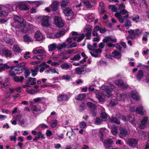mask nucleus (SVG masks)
<instances>
[{"mask_svg": "<svg viewBox=\"0 0 149 149\" xmlns=\"http://www.w3.org/2000/svg\"><path fill=\"white\" fill-rule=\"evenodd\" d=\"M144 75L143 71L141 70H139L136 74V77L137 80L140 81Z\"/></svg>", "mask_w": 149, "mask_h": 149, "instance_id": "nucleus-20", "label": "nucleus"}, {"mask_svg": "<svg viewBox=\"0 0 149 149\" xmlns=\"http://www.w3.org/2000/svg\"><path fill=\"white\" fill-rule=\"evenodd\" d=\"M116 116L118 118H121L123 120L125 121L126 120V118L125 116L122 115L119 113L117 114Z\"/></svg>", "mask_w": 149, "mask_h": 149, "instance_id": "nucleus-57", "label": "nucleus"}, {"mask_svg": "<svg viewBox=\"0 0 149 149\" xmlns=\"http://www.w3.org/2000/svg\"><path fill=\"white\" fill-rule=\"evenodd\" d=\"M116 98L117 100L120 101V105H123L121 104L123 103L125 100V99L128 98V95H125L124 94H117L116 95Z\"/></svg>", "mask_w": 149, "mask_h": 149, "instance_id": "nucleus-4", "label": "nucleus"}, {"mask_svg": "<svg viewBox=\"0 0 149 149\" xmlns=\"http://www.w3.org/2000/svg\"><path fill=\"white\" fill-rule=\"evenodd\" d=\"M65 30L64 29H62L58 33H55L54 36L55 37H59L63 36L65 34Z\"/></svg>", "mask_w": 149, "mask_h": 149, "instance_id": "nucleus-21", "label": "nucleus"}, {"mask_svg": "<svg viewBox=\"0 0 149 149\" xmlns=\"http://www.w3.org/2000/svg\"><path fill=\"white\" fill-rule=\"evenodd\" d=\"M23 19V18H21L17 15H15L14 16V19L15 22H17V23H19Z\"/></svg>", "mask_w": 149, "mask_h": 149, "instance_id": "nucleus-43", "label": "nucleus"}, {"mask_svg": "<svg viewBox=\"0 0 149 149\" xmlns=\"http://www.w3.org/2000/svg\"><path fill=\"white\" fill-rule=\"evenodd\" d=\"M38 68H39L38 67H36L33 69L31 70V71L32 73V76L33 77H34L37 74Z\"/></svg>", "mask_w": 149, "mask_h": 149, "instance_id": "nucleus-30", "label": "nucleus"}, {"mask_svg": "<svg viewBox=\"0 0 149 149\" xmlns=\"http://www.w3.org/2000/svg\"><path fill=\"white\" fill-rule=\"evenodd\" d=\"M13 49L14 51L17 52H20L21 51V49L18 45H15L13 47Z\"/></svg>", "mask_w": 149, "mask_h": 149, "instance_id": "nucleus-42", "label": "nucleus"}, {"mask_svg": "<svg viewBox=\"0 0 149 149\" xmlns=\"http://www.w3.org/2000/svg\"><path fill=\"white\" fill-rule=\"evenodd\" d=\"M103 110L102 111L101 114V118H102V120L103 121H105L106 120L108 116L107 114L104 111V109L103 108Z\"/></svg>", "mask_w": 149, "mask_h": 149, "instance_id": "nucleus-22", "label": "nucleus"}, {"mask_svg": "<svg viewBox=\"0 0 149 149\" xmlns=\"http://www.w3.org/2000/svg\"><path fill=\"white\" fill-rule=\"evenodd\" d=\"M93 29L92 26L90 25H86L84 27L83 31L84 32L87 31H91Z\"/></svg>", "mask_w": 149, "mask_h": 149, "instance_id": "nucleus-29", "label": "nucleus"}, {"mask_svg": "<svg viewBox=\"0 0 149 149\" xmlns=\"http://www.w3.org/2000/svg\"><path fill=\"white\" fill-rule=\"evenodd\" d=\"M66 46V45L65 43L62 44H59L58 46L56 45V48L58 50H60L62 48L65 47Z\"/></svg>", "mask_w": 149, "mask_h": 149, "instance_id": "nucleus-46", "label": "nucleus"}, {"mask_svg": "<svg viewBox=\"0 0 149 149\" xmlns=\"http://www.w3.org/2000/svg\"><path fill=\"white\" fill-rule=\"evenodd\" d=\"M24 77L22 76H16L14 77V81L16 82H22L24 79Z\"/></svg>", "mask_w": 149, "mask_h": 149, "instance_id": "nucleus-37", "label": "nucleus"}, {"mask_svg": "<svg viewBox=\"0 0 149 149\" xmlns=\"http://www.w3.org/2000/svg\"><path fill=\"white\" fill-rule=\"evenodd\" d=\"M114 83L117 86L120 87L125 89L128 87V85L125 83L121 79H118L114 81Z\"/></svg>", "mask_w": 149, "mask_h": 149, "instance_id": "nucleus-5", "label": "nucleus"}, {"mask_svg": "<svg viewBox=\"0 0 149 149\" xmlns=\"http://www.w3.org/2000/svg\"><path fill=\"white\" fill-rule=\"evenodd\" d=\"M57 69L56 68H49V70H50V72L52 74L57 73L59 74L58 72L56 70Z\"/></svg>", "mask_w": 149, "mask_h": 149, "instance_id": "nucleus-58", "label": "nucleus"}, {"mask_svg": "<svg viewBox=\"0 0 149 149\" xmlns=\"http://www.w3.org/2000/svg\"><path fill=\"white\" fill-rule=\"evenodd\" d=\"M47 126L44 124H42L40 125L36 128V130H40V128H47Z\"/></svg>", "mask_w": 149, "mask_h": 149, "instance_id": "nucleus-55", "label": "nucleus"}, {"mask_svg": "<svg viewBox=\"0 0 149 149\" xmlns=\"http://www.w3.org/2000/svg\"><path fill=\"white\" fill-rule=\"evenodd\" d=\"M138 133L139 134V136L141 137V138L142 139H143L146 136V134L143 131H139L138 132Z\"/></svg>", "mask_w": 149, "mask_h": 149, "instance_id": "nucleus-53", "label": "nucleus"}, {"mask_svg": "<svg viewBox=\"0 0 149 149\" xmlns=\"http://www.w3.org/2000/svg\"><path fill=\"white\" fill-rule=\"evenodd\" d=\"M57 123L58 121L57 120H52L50 123V125L52 127H54L56 126Z\"/></svg>", "mask_w": 149, "mask_h": 149, "instance_id": "nucleus-39", "label": "nucleus"}, {"mask_svg": "<svg viewBox=\"0 0 149 149\" xmlns=\"http://www.w3.org/2000/svg\"><path fill=\"white\" fill-rule=\"evenodd\" d=\"M46 56L45 54H40L37 55L35 57L38 59H42L45 58Z\"/></svg>", "mask_w": 149, "mask_h": 149, "instance_id": "nucleus-56", "label": "nucleus"}, {"mask_svg": "<svg viewBox=\"0 0 149 149\" xmlns=\"http://www.w3.org/2000/svg\"><path fill=\"white\" fill-rule=\"evenodd\" d=\"M59 3V2L57 1H54L52 3L51 7L52 11L55 12L58 9Z\"/></svg>", "mask_w": 149, "mask_h": 149, "instance_id": "nucleus-11", "label": "nucleus"}, {"mask_svg": "<svg viewBox=\"0 0 149 149\" xmlns=\"http://www.w3.org/2000/svg\"><path fill=\"white\" fill-rule=\"evenodd\" d=\"M5 40L7 43L12 45L14 43V41L10 38H5Z\"/></svg>", "mask_w": 149, "mask_h": 149, "instance_id": "nucleus-38", "label": "nucleus"}, {"mask_svg": "<svg viewBox=\"0 0 149 149\" xmlns=\"http://www.w3.org/2000/svg\"><path fill=\"white\" fill-rule=\"evenodd\" d=\"M111 133L114 135H116L118 133V127L115 125H113L111 127Z\"/></svg>", "mask_w": 149, "mask_h": 149, "instance_id": "nucleus-17", "label": "nucleus"}, {"mask_svg": "<svg viewBox=\"0 0 149 149\" xmlns=\"http://www.w3.org/2000/svg\"><path fill=\"white\" fill-rule=\"evenodd\" d=\"M14 72L15 73L18 74L22 73L23 70L22 68H19L15 69Z\"/></svg>", "mask_w": 149, "mask_h": 149, "instance_id": "nucleus-52", "label": "nucleus"}, {"mask_svg": "<svg viewBox=\"0 0 149 149\" xmlns=\"http://www.w3.org/2000/svg\"><path fill=\"white\" fill-rule=\"evenodd\" d=\"M148 121V118L143 117L141 122V124L139 125V128L140 129H144L145 127V125L147 123Z\"/></svg>", "mask_w": 149, "mask_h": 149, "instance_id": "nucleus-14", "label": "nucleus"}, {"mask_svg": "<svg viewBox=\"0 0 149 149\" xmlns=\"http://www.w3.org/2000/svg\"><path fill=\"white\" fill-rule=\"evenodd\" d=\"M54 23L57 27L59 28L62 27L64 25V23L62 18L57 16H54Z\"/></svg>", "mask_w": 149, "mask_h": 149, "instance_id": "nucleus-3", "label": "nucleus"}, {"mask_svg": "<svg viewBox=\"0 0 149 149\" xmlns=\"http://www.w3.org/2000/svg\"><path fill=\"white\" fill-rule=\"evenodd\" d=\"M68 2L64 1H62L61 3V6L63 10V13L66 16H71L73 12L71 8L68 5Z\"/></svg>", "mask_w": 149, "mask_h": 149, "instance_id": "nucleus-2", "label": "nucleus"}, {"mask_svg": "<svg viewBox=\"0 0 149 149\" xmlns=\"http://www.w3.org/2000/svg\"><path fill=\"white\" fill-rule=\"evenodd\" d=\"M128 97L132 98L134 100H138L140 99V97L138 93L136 91H132L128 95Z\"/></svg>", "mask_w": 149, "mask_h": 149, "instance_id": "nucleus-8", "label": "nucleus"}, {"mask_svg": "<svg viewBox=\"0 0 149 149\" xmlns=\"http://www.w3.org/2000/svg\"><path fill=\"white\" fill-rule=\"evenodd\" d=\"M113 141L111 139H106L104 143V145L107 148H110L113 144Z\"/></svg>", "mask_w": 149, "mask_h": 149, "instance_id": "nucleus-9", "label": "nucleus"}, {"mask_svg": "<svg viewBox=\"0 0 149 149\" xmlns=\"http://www.w3.org/2000/svg\"><path fill=\"white\" fill-rule=\"evenodd\" d=\"M82 3L86 6V8H91L93 7V6L89 1H83Z\"/></svg>", "mask_w": 149, "mask_h": 149, "instance_id": "nucleus-34", "label": "nucleus"}, {"mask_svg": "<svg viewBox=\"0 0 149 149\" xmlns=\"http://www.w3.org/2000/svg\"><path fill=\"white\" fill-rule=\"evenodd\" d=\"M86 126V123L84 122H82L79 124V126L81 128H84Z\"/></svg>", "mask_w": 149, "mask_h": 149, "instance_id": "nucleus-62", "label": "nucleus"}, {"mask_svg": "<svg viewBox=\"0 0 149 149\" xmlns=\"http://www.w3.org/2000/svg\"><path fill=\"white\" fill-rule=\"evenodd\" d=\"M85 33H81L80 34V36H78V37H85L86 36V37H89L91 35V31H87ZM75 37H77L76 36Z\"/></svg>", "mask_w": 149, "mask_h": 149, "instance_id": "nucleus-31", "label": "nucleus"}, {"mask_svg": "<svg viewBox=\"0 0 149 149\" xmlns=\"http://www.w3.org/2000/svg\"><path fill=\"white\" fill-rule=\"evenodd\" d=\"M129 134L128 132L125 127H121L120 128V132L119 134V137L122 139H125L127 137Z\"/></svg>", "mask_w": 149, "mask_h": 149, "instance_id": "nucleus-6", "label": "nucleus"}, {"mask_svg": "<svg viewBox=\"0 0 149 149\" xmlns=\"http://www.w3.org/2000/svg\"><path fill=\"white\" fill-rule=\"evenodd\" d=\"M19 8L21 10L27 11L29 10V8L26 4L21 3L19 5Z\"/></svg>", "mask_w": 149, "mask_h": 149, "instance_id": "nucleus-25", "label": "nucleus"}, {"mask_svg": "<svg viewBox=\"0 0 149 149\" xmlns=\"http://www.w3.org/2000/svg\"><path fill=\"white\" fill-rule=\"evenodd\" d=\"M60 67L63 69L67 70L72 67V65L70 64L65 63L62 64Z\"/></svg>", "mask_w": 149, "mask_h": 149, "instance_id": "nucleus-23", "label": "nucleus"}, {"mask_svg": "<svg viewBox=\"0 0 149 149\" xmlns=\"http://www.w3.org/2000/svg\"><path fill=\"white\" fill-rule=\"evenodd\" d=\"M85 104L83 103H82L79 105L78 107V110L80 111H82L85 109Z\"/></svg>", "mask_w": 149, "mask_h": 149, "instance_id": "nucleus-45", "label": "nucleus"}, {"mask_svg": "<svg viewBox=\"0 0 149 149\" xmlns=\"http://www.w3.org/2000/svg\"><path fill=\"white\" fill-rule=\"evenodd\" d=\"M128 120L132 124H134V121H135V118L134 117H130L128 118Z\"/></svg>", "mask_w": 149, "mask_h": 149, "instance_id": "nucleus-61", "label": "nucleus"}, {"mask_svg": "<svg viewBox=\"0 0 149 149\" xmlns=\"http://www.w3.org/2000/svg\"><path fill=\"white\" fill-rule=\"evenodd\" d=\"M127 143L130 146L134 147L136 146L137 143V141L134 139H130L128 140Z\"/></svg>", "mask_w": 149, "mask_h": 149, "instance_id": "nucleus-15", "label": "nucleus"}, {"mask_svg": "<svg viewBox=\"0 0 149 149\" xmlns=\"http://www.w3.org/2000/svg\"><path fill=\"white\" fill-rule=\"evenodd\" d=\"M136 111L137 113L141 115H143L144 114V112L142 106H139L136 108Z\"/></svg>", "mask_w": 149, "mask_h": 149, "instance_id": "nucleus-18", "label": "nucleus"}, {"mask_svg": "<svg viewBox=\"0 0 149 149\" xmlns=\"http://www.w3.org/2000/svg\"><path fill=\"white\" fill-rule=\"evenodd\" d=\"M107 130L105 128H101L99 129V136L101 140L102 141L103 137L106 135V133L107 132Z\"/></svg>", "mask_w": 149, "mask_h": 149, "instance_id": "nucleus-10", "label": "nucleus"}, {"mask_svg": "<svg viewBox=\"0 0 149 149\" xmlns=\"http://www.w3.org/2000/svg\"><path fill=\"white\" fill-rule=\"evenodd\" d=\"M31 85H33L35 84L36 82V79L30 77L29 79V82Z\"/></svg>", "mask_w": 149, "mask_h": 149, "instance_id": "nucleus-44", "label": "nucleus"}, {"mask_svg": "<svg viewBox=\"0 0 149 149\" xmlns=\"http://www.w3.org/2000/svg\"><path fill=\"white\" fill-rule=\"evenodd\" d=\"M112 56L117 59H119L121 57V55L120 53L116 51H115L112 53Z\"/></svg>", "mask_w": 149, "mask_h": 149, "instance_id": "nucleus-26", "label": "nucleus"}, {"mask_svg": "<svg viewBox=\"0 0 149 149\" xmlns=\"http://www.w3.org/2000/svg\"><path fill=\"white\" fill-rule=\"evenodd\" d=\"M21 38L22 40L27 44L30 42H33L34 40L32 38Z\"/></svg>", "mask_w": 149, "mask_h": 149, "instance_id": "nucleus-35", "label": "nucleus"}, {"mask_svg": "<svg viewBox=\"0 0 149 149\" xmlns=\"http://www.w3.org/2000/svg\"><path fill=\"white\" fill-rule=\"evenodd\" d=\"M26 91L27 93L31 94H35L38 91L37 90H35L33 89H29L28 88H26Z\"/></svg>", "mask_w": 149, "mask_h": 149, "instance_id": "nucleus-33", "label": "nucleus"}, {"mask_svg": "<svg viewBox=\"0 0 149 149\" xmlns=\"http://www.w3.org/2000/svg\"><path fill=\"white\" fill-rule=\"evenodd\" d=\"M109 8H111V10L112 12H115L116 11V6L113 5H110L109 6Z\"/></svg>", "mask_w": 149, "mask_h": 149, "instance_id": "nucleus-60", "label": "nucleus"}, {"mask_svg": "<svg viewBox=\"0 0 149 149\" xmlns=\"http://www.w3.org/2000/svg\"><path fill=\"white\" fill-rule=\"evenodd\" d=\"M118 102L117 100L115 99L112 100L110 102V104L112 106H114V105L117 103Z\"/></svg>", "mask_w": 149, "mask_h": 149, "instance_id": "nucleus-64", "label": "nucleus"}, {"mask_svg": "<svg viewBox=\"0 0 149 149\" xmlns=\"http://www.w3.org/2000/svg\"><path fill=\"white\" fill-rule=\"evenodd\" d=\"M84 70L83 68H77L76 69L75 72L78 74H83L84 73Z\"/></svg>", "mask_w": 149, "mask_h": 149, "instance_id": "nucleus-32", "label": "nucleus"}, {"mask_svg": "<svg viewBox=\"0 0 149 149\" xmlns=\"http://www.w3.org/2000/svg\"><path fill=\"white\" fill-rule=\"evenodd\" d=\"M8 15V13L5 11H2L0 12V17H5Z\"/></svg>", "mask_w": 149, "mask_h": 149, "instance_id": "nucleus-47", "label": "nucleus"}, {"mask_svg": "<svg viewBox=\"0 0 149 149\" xmlns=\"http://www.w3.org/2000/svg\"><path fill=\"white\" fill-rule=\"evenodd\" d=\"M142 33V31L141 30L139 29H136L135 30V36H139L140 35H141Z\"/></svg>", "mask_w": 149, "mask_h": 149, "instance_id": "nucleus-49", "label": "nucleus"}, {"mask_svg": "<svg viewBox=\"0 0 149 149\" xmlns=\"http://www.w3.org/2000/svg\"><path fill=\"white\" fill-rule=\"evenodd\" d=\"M102 51V49L99 48L98 49H93V52H91L90 54L93 56L96 57L98 56L99 54L101 53Z\"/></svg>", "mask_w": 149, "mask_h": 149, "instance_id": "nucleus-12", "label": "nucleus"}, {"mask_svg": "<svg viewBox=\"0 0 149 149\" xmlns=\"http://www.w3.org/2000/svg\"><path fill=\"white\" fill-rule=\"evenodd\" d=\"M56 48V45L55 43H53L50 45L48 47L49 51H52Z\"/></svg>", "mask_w": 149, "mask_h": 149, "instance_id": "nucleus-36", "label": "nucleus"}, {"mask_svg": "<svg viewBox=\"0 0 149 149\" xmlns=\"http://www.w3.org/2000/svg\"><path fill=\"white\" fill-rule=\"evenodd\" d=\"M43 35L40 31H37L35 33L34 37H43Z\"/></svg>", "mask_w": 149, "mask_h": 149, "instance_id": "nucleus-40", "label": "nucleus"}, {"mask_svg": "<svg viewBox=\"0 0 149 149\" xmlns=\"http://www.w3.org/2000/svg\"><path fill=\"white\" fill-rule=\"evenodd\" d=\"M80 58V56L79 54H77L73 57L70 58V59L73 61H76L79 60Z\"/></svg>", "mask_w": 149, "mask_h": 149, "instance_id": "nucleus-48", "label": "nucleus"}, {"mask_svg": "<svg viewBox=\"0 0 149 149\" xmlns=\"http://www.w3.org/2000/svg\"><path fill=\"white\" fill-rule=\"evenodd\" d=\"M14 91V89L9 88H8L6 91V92L7 94L8 95V96H9L11 95V94L13 93Z\"/></svg>", "mask_w": 149, "mask_h": 149, "instance_id": "nucleus-41", "label": "nucleus"}, {"mask_svg": "<svg viewBox=\"0 0 149 149\" xmlns=\"http://www.w3.org/2000/svg\"><path fill=\"white\" fill-rule=\"evenodd\" d=\"M115 89V86L111 84L106 85H102L101 87V89L106 92V95L100 91L96 90L95 91L96 97L98 99L99 102H103L106 96L109 97L112 96L111 93L114 91Z\"/></svg>", "mask_w": 149, "mask_h": 149, "instance_id": "nucleus-1", "label": "nucleus"}, {"mask_svg": "<svg viewBox=\"0 0 149 149\" xmlns=\"http://www.w3.org/2000/svg\"><path fill=\"white\" fill-rule=\"evenodd\" d=\"M116 41V39L114 38L112 39V38H105L103 40V42H104L110 43V42H115Z\"/></svg>", "mask_w": 149, "mask_h": 149, "instance_id": "nucleus-24", "label": "nucleus"}, {"mask_svg": "<svg viewBox=\"0 0 149 149\" xmlns=\"http://www.w3.org/2000/svg\"><path fill=\"white\" fill-rule=\"evenodd\" d=\"M86 97V94L85 93H81L79 94L75 97V99L77 100H82L84 99Z\"/></svg>", "mask_w": 149, "mask_h": 149, "instance_id": "nucleus-28", "label": "nucleus"}, {"mask_svg": "<svg viewBox=\"0 0 149 149\" xmlns=\"http://www.w3.org/2000/svg\"><path fill=\"white\" fill-rule=\"evenodd\" d=\"M102 121H103L102 120V119H101L100 118H97L95 119L94 122L97 125H100L102 123Z\"/></svg>", "mask_w": 149, "mask_h": 149, "instance_id": "nucleus-51", "label": "nucleus"}, {"mask_svg": "<svg viewBox=\"0 0 149 149\" xmlns=\"http://www.w3.org/2000/svg\"><path fill=\"white\" fill-rule=\"evenodd\" d=\"M111 122H113L117 124H120L119 121L116 118L112 116L110 118V122H109L108 125V127L109 128H110V125L109 124Z\"/></svg>", "mask_w": 149, "mask_h": 149, "instance_id": "nucleus-16", "label": "nucleus"}, {"mask_svg": "<svg viewBox=\"0 0 149 149\" xmlns=\"http://www.w3.org/2000/svg\"><path fill=\"white\" fill-rule=\"evenodd\" d=\"M49 17L44 16L41 19V24L44 26L48 27L50 25Z\"/></svg>", "mask_w": 149, "mask_h": 149, "instance_id": "nucleus-7", "label": "nucleus"}, {"mask_svg": "<svg viewBox=\"0 0 149 149\" xmlns=\"http://www.w3.org/2000/svg\"><path fill=\"white\" fill-rule=\"evenodd\" d=\"M58 100L59 101L68 100V97L66 95H61L58 97Z\"/></svg>", "mask_w": 149, "mask_h": 149, "instance_id": "nucleus-19", "label": "nucleus"}, {"mask_svg": "<svg viewBox=\"0 0 149 149\" xmlns=\"http://www.w3.org/2000/svg\"><path fill=\"white\" fill-rule=\"evenodd\" d=\"M87 105L90 108H91L92 109L95 108V105L91 102H88L87 103Z\"/></svg>", "mask_w": 149, "mask_h": 149, "instance_id": "nucleus-63", "label": "nucleus"}, {"mask_svg": "<svg viewBox=\"0 0 149 149\" xmlns=\"http://www.w3.org/2000/svg\"><path fill=\"white\" fill-rule=\"evenodd\" d=\"M26 20L23 19L20 22H19V23H18V24L20 26L24 27L26 25Z\"/></svg>", "mask_w": 149, "mask_h": 149, "instance_id": "nucleus-50", "label": "nucleus"}, {"mask_svg": "<svg viewBox=\"0 0 149 149\" xmlns=\"http://www.w3.org/2000/svg\"><path fill=\"white\" fill-rule=\"evenodd\" d=\"M125 23L124 26L125 27H129L130 26L132 25L131 22L129 20H126V21L125 22Z\"/></svg>", "mask_w": 149, "mask_h": 149, "instance_id": "nucleus-54", "label": "nucleus"}, {"mask_svg": "<svg viewBox=\"0 0 149 149\" xmlns=\"http://www.w3.org/2000/svg\"><path fill=\"white\" fill-rule=\"evenodd\" d=\"M139 19V16L138 15H137L136 16L132 18V20L133 21L135 22L136 23H137L139 22L138 20Z\"/></svg>", "mask_w": 149, "mask_h": 149, "instance_id": "nucleus-59", "label": "nucleus"}, {"mask_svg": "<svg viewBox=\"0 0 149 149\" xmlns=\"http://www.w3.org/2000/svg\"><path fill=\"white\" fill-rule=\"evenodd\" d=\"M39 47H38L34 48L33 51L32 53L33 54H40L45 53V50L43 48L39 49Z\"/></svg>", "mask_w": 149, "mask_h": 149, "instance_id": "nucleus-13", "label": "nucleus"}, {"mask_svg": "<svg viewBox=\"0 0 149 149\" xmlns=\"http://www.w3.org/2000/svg\"><path fill=\"white\" fill-rule=\"evenodd\" d=\"M45 100L46 99L43 97H37L33 99V101L35 103L41 102L42 103H44L45 102Z\"/></svg>", "mask_w": 149, "mask_h": 149, "instance_id": "nucleus-27", "label": "nucleus"}]
</instances>
